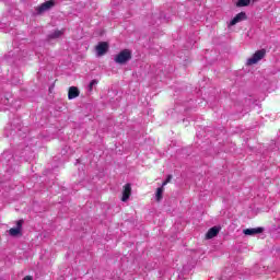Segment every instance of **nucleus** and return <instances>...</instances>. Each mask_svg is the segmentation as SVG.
<instances>
[{
    "label": "nucleus",
    "mask_w": 280,
    "mask_h": 280,
    "mask_svg": "<svg viewBox=\"0 0 280 280\" xmlns=\"http://www.w3.org/2000/svg\"><path fill=\"white\" fill-rule=\"evenodd\" d=\"M165 191V188L163 187H159L155 191V200L158 202H161V200H163V192Z\"/></svg>",
    "instance_id": "9b49d317"
},
{
    "label": "nucleus",
    "mask_w": 280,
    "mask_h": 280,
    "mask_svg": "<svg viewBox=\"0 0 280 280\" xmlns=\"http://www.w3.org/2000/svg\"><path fill=\"white\" fill-rule=\"evenodd\" d=\"M129 60H132V50L130 49H122L120 52L114 56V61L116 65H126V62H129Z\"/></svg>",
    "instance_id": "f257e3e1"
},
{
    "label": "nucleus",
    "mask_w": 280,
    "mask_h": 280,
    "mask_svg": "<svg viewBox=\"0 0 280 280\" xmlns=\"http://www.w3.org/2000/svg\"><path fill=\"white\" fill-rule=\"evenodd\" d=\"M96 56L98 58H102V56H105L108 51V43L106 42H101L98 45L95 47Z\"/></svg>",
    "instance_id": "7ed1b4c3"
},
{
    "label": "nucleus",
    "mask_w": 280,
    "mask_h": 280,
    "mask_svg": "<svg viewBox=\"0 0 280 280\" xmlns=\"http://www.w3.org/2000/svg\"><path fill=\"white\" fill-rule=\"evenodd\" d=\"M132 195V186L130 184H126L122 189V202H128L130 196Z\"/></svg>",
    "instance_id": "39448f33"
},
{
    "label": "nucleus",
    "mask_w": 280,
    "mask_h": 280,
    "mask_svg": "<svg viewBox=\"0 0 280 280\" xmlns=\"http://www.w3.org/2000/svg\"><path fill=\"white\" fill-rule=\"evenodd\" d=\"M266 56V49H260L257 50L250 58L247 59L246 65L252 66V65H257L259 60H262Z\"/></svg>",
    "instance_id": "f03ea898"
},
{
    "label": "nucleus",
    "mask_w": 280,
    "mask_h": 280,
    "mask_svg": "<svg viewBox=\"0 0 280 280\" xmlns=\"http://www.w3.org/2000/svg\"><path fill=\"white\" fill-rule=\"evenodd\" d=\"M62 34H63V31H55L52 34L49 35V38H60Z\"/></svg>",
    "instance_id": "4468645a"
},
{
    "label": "nucleus",
    "mask_w": 280,
    "mask_h": 280,
    "mask_svg": "<svg viewBox=\"0 0 280 280\" xmlns=\"http://www.w3.org/2000/svg\"><path fill=\"white\" fill-rule=\"evenodd\" d=\"M264 232V228L246 229L243 231L244 235H257Z\"/></svg>",
    "instance_id": "9d476101"
},
{
    "label": "nucleus",
    "mask_w": 280,
    "mask_h": 280,
    "mask_svg": "<svg viewBox=\"0 0 280 280\" xmlns=\"http://www.w3.org/2000/svg\"><path fill=\"white\" fill-rule=\"evenodd\" d=\"M165 185H167V182H166V180H164V182L162 183V186H161V187H163V189H165Z\"/></svg>",
    "instance_id": "2eb2a0df"
},
{
    "label": "nucleus",
    "mask_w": 280,
    "mask_h": 280,
    "mask_svg": "<svg viewBox=\"0 0 280 280\" xmlns=\"http://www.w3.org/2000/svg\"><path fill=\"white\" fill-rule=\"evenodd\" d=\"M96 84H100V81H97V79L92 80V81L90 82V84L88 85V91H89L90 93H92V92H93V89H94V86H95Z\"/></svg>",
    "instance_id": "ddd939ff"
},
{
    "label": "nucleus",
    "mask_w": 280,
    "mask_h": 280,
    "mask_svg": "<svg viewBox=\"0 0 280 280\" xmlns=\"http://www.w3.org/2000/svg\"><path fill=\"white\" fill-rule=\"evenodd\" d=\"M170 180H172V176H168L166 182L170 183Z\"/></svg>",
    "instance_id": "dca6fc26"
},
{
    "label": "nucleus",
    "mask_w": 280,
    "mask_h": 280,
    "mask_svg": "<svg viewBox=\"0 0 280 280\" xmlns=\"http://www.w3.org/2000/svg\"><path fill=\"white\" fill-rule=\"evenodd\" d=\"M236 5L237 8H246V5H250V0H238Z\"/></svg>",
    "instance_id": "f8f14e48"
},
{
    "label": "nucleus",
    "mask_w": 280,
    "mask_h": 280,
    "mask_svg": "<svg viewBox=\"0 0 280 280\" xmlns=\"http://www.w3.org/2000/svg\"><path fill=\"white\" fill-rule=\"evenodd\" d=\"M54 8V1L44 2L42 5L37 8V13L43 14V12H47V10H51Z\"/></svg>",
    "instance_id": "423d86ee"
},
{
    "label": "nucleus",
    "mask_w": 280,
    "mask_h": 280,
    "mask_svg": "<svg viewBox=\"0 0 280 280\" xmlns=\"http://www.w3.org/2000/svg\"><path fill=\"white\" fill-rule=\"evenodd\" d=\"M247 16L245 12H241L236 14L231 22L229 23V27H233V25H237V23H242V21H246Z\"/></svg>",
    "instance_id": "20e7f679"
},
{
    "label": "nucleus",
    "mask_w": 280,
    "mask_h": 280,
    "mask_svg": "<svg viewBox=\"0 0 280 280\" xmlns=\"http://www.w3.org/2000/svg\"><path fill=\"white\" fill-rule=\"evenodd\" d=\"M221 228L220 226H213L211 228L207 234H206V240H213V237L218 236V233H220Z\"/></svg>",
    "instance_id": "0eeeda50"
},
{
    "label": "nucleus",
    "mask_w": 280,
    "mask_h": 280,
    "mask_svg": "<svg viewBox=\"0 0 280 280\" xmlns=\"http://www.w3.org/2000/svg\"><path fill=\"white\" fill-rule=\"evenodd\" d=\"M80 96V90L77 86H71L68 92L69 100H75V97Z\"/></svg>",
    "instance_id": "1a4fd4ad"
},
{
    "label": "nucleus",
    "mask_w": 280,
    "mask_h": 280,
    "mask_svg": "<svg viewBox=\"0 0 280 280\" xmlns=\"http://www.w3.org/2000/svg\"><path fill=\"white\" fill-rule=\"evenodd\" d=\"M23 226V221H18L16 228H12L9 230V234L12 237H16L18 235H21V228Z\"/></svg>",
    "instance_id": "6e6552de"
}]
</instances>
